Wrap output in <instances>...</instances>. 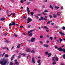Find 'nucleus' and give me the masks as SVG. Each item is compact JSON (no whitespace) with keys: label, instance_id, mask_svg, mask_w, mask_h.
<instances>
[{"label":"nucleus","instance_id":"f257e3e1","mask_svg":"<svg viewBox=\"0 0 65 65\" xmlns=\"http://www.w3.org/2000/svg\"><path fill=\"white\" fill-rule=\"evenodd\" d=\"M7 62V61L6 59H3L2 61H0V64L2 65H5Z\"/></svg>","mask_w":65,"mask_h":65},{"label":"nucleus","instance_id":"f03ea898","mask_svg":"<svg viewBox=\"0 0 65 65\" xmlns=\"http://www.w3.org/2000/svg\"><path fill=\"white\" fill-rule=\"evenodd\" d=\"M58 50L60 52H63L64 53H65V49L64 48L62 49L61 47H60L58 48Z\"/></svg>","mask_w":65,"mask_h":65},{"label":"nucleus","instance_id":"7ed1b4c3","mask_svg":"<svg viewBox=\"0 0 65 65\" xmlns=\"http://www.w3.org/2000/svg\"><path fill=\"white\" fill-rule=\"evenodd\" d=\"M34 31V30H31L28 32V34H29V36H31L33 34L32 32L31 33V32H32V31Z\"/></svg>","mask_w":65,"mask_h":65},{"label":"nucleus","instance_id":"20e7f679","mask_svg":"<svg viewBox=\"0 0 65 65\" xmlns=\"http://www.w3.org/2000/svg\"><path fill=\"white\" fill-rule=\"evenodd\" d=\"M27 21H29V22H31L32 21V19H31L30 18L28 17V18L27 19Z\"/></svg>","mask_w":65,"mask_h":65},{"label":"nucleus","instance_id":"39448f33","mask_svg":"<svg viewBox=\"0 0 65 65\" xmlns=\"http://www.w3.org/2000/svg\"><path fill=\"white\" fill-rule=\"evenodd\" d=\"M35 40V38H32L31 39V42H33Z\"/></svg>","mask_w":65,"mask_h":65},{"label":"nucleus","instance_id":"423d86ee","mask_svg":"<svg viewBox=\"0 0 65 65\" xmlns=\"http://www.w3.org/2000/svg\"><path fill=\"white\" fill-rule=\"evenodd\" d=\"M41 19L42 20H44V21H46V20H47V19L44 18H43V17H41Z\"/></svg>","mask_w":65,"mask_h":65},{"label":"nucleus","instance_id":"0eeeda50","mask_svg":"<svg viewBox=\"0 0 65 65\" xmlns=\"http://www.w3.org/2000/svg\"><path fill=\"white\" fill-rule=\"evenodd\" d=\"M32 61L34 64L35 63V60H34V58H32Z\"/></svg>","mask_w":65,"mask_h":65},{"label":"nucleus","instance_id":"6e6552de","mask_svg":"<svg viewBox=\"0 0 65 65\" xmlns=\"http://www.w3.org/2000/svg\"><path fill=\"white\" fill-rule=\"evenodd\" d=\"M14 55H13L11 57V61H12L13 60V58H14Z\"/></svg>","mask_w":65,"mask_h":65},{"label":"nucleus","instance_id":"1a4fd4ad","mask_svg":"<svg viewBox=\"0 0 65 65\" xmlns=\"http://www.w3.org/2000/svg\"><path fill=\"white\" fill-rule=\"evenodd\" d=\"M12 26H14L15 24V21H13L12 23Z\"/></svg>","mask_w":65,"mask_h":65},{"label":"nucleus","instance_id":"9d476101","mask_svg":"<svg viewBox=\"0 0 65 65\" xmlns=\"http://www.w3.org/2000/svg\"><path fill=\"white\" fill-rule=\"evenodd\" d=\"M44 46L45 47H48V45H46L45 44H44Z\"/></svg>","mask_w":65,"mask_h":65},{"label":"nucleus","instance_id":"9b49d317","mask_svg":"<svg viewBox=\"0 0 65 65\" xmlns=\"http://www.w3.org/2000/svg\"><path fill=\"white\" fill-rule=\"evenodd\" d=\"M53 17H54V18H57V15L55 14H53Z\"/></svg>","mask_w":65,"mask_h":65},{"label":"nucleus","instance_id":"f8f14e48","mask_svg":"<svg viewBox=\"0 0 65 65\" xmlns=\"http://www.w3.org/2000/svg\"><path fill=\"white\" fill-rule=\"evenodd\" d=\"M1 20L2 21H4L5 20V18H2L1 19Z\"/></svg>","mask_w":65,"mask_h":65},{"label":"nucleus","instance_id":"ddd939ff","mask_svg":"<svg viewBox=\"0 0 65 65\" xmlns=\"http://www.w3.org/2000/svg\"><path fill=\"white\" fill-rule=\"evenodd\" d=\"M5 57H6V58H7V57H9V55L8 54H6L5 55Z\"/></svg>","mask_w":65,"mask_h":65},{"label":"nucleus","instance_id":"4468645a","mask_svg":"<svg viewBox=\"0 0 65 65\" xmlns=\"http://www.w3.org/2000/svg\"><path fill=\"white\" fill-rule=\"evenodd\" d=\"M55 60H56V61H58V60H59V59L58 58V57H55Z\"/></svg>","mask_w":65,"mask_h":65},{"label":"nucleus","instance_id":"2eb2a0df","mask_svg":"<svg viewBox=\"0 0 65 65\" xmlns=\"http://www.w3.org/2000/svg\"><path fill=\"white\" fill-rule=\"evenodd\" d=\"M11 15H13L14 16L15 15V13H11Z\"/></svg>","mask_w":65,"mask_h":65},{"label":"nucleus","instance_id":"dca6fc26","mask_svg":"<svg viewBox=\"0 0 65 65\" xmlns=\"http://www.w3.org/2000/svg\"><path fill=\"white\" fill-rule=\"evenodd\" d=\"M26 52H30V50L29 48L27 49H26Z\"/></svg>","mask_w":65,"mask_h":65},{"label":"nucleus","instance_id":"f3484780","mask_svg":"<svg viewBox=\"0 0 65 65\" xmlns=\"http://www.w3.org/2000/svg\"><path fill=\"white\" fill-rule=\"evenodd\" d=\"M20 44H19L18 45L17 48H20Z\"/></svg>","mask_w":65,"mask_h":65},{"label":"nucleus","instance_id":"a211bd4d","mask_svg":"<svg viewBox=\"0 0 65 65\" xmlns=\"http://www.w3.org/2000/svg\"><path fill=\"white\" fill-rule=\"evenodd\" d=\"M21 55H23V57H24L26 55V54L22 53L21 54Z\"/></svg>","mask_w":65,"mask_h":65},{"label":"nucleus","instance_id":"6ab92c4d","mask_svg":"<svg viewBox=\"0 0 65 65\" xmlns=\"http://www.w3.org/2000/svg\"><path fill=\"white\" fill-rule=\"evenodd\" d=\"M15 64H16V65H19V62H16L14 65H15Z\"/></svg>","mask_w":65,"mask_h":65},{"label":"nucleus","instance_id":"aec40b11","mask_svg":"<svg viewBox=\"0 0 65 65\" xmlns=\"http://www.w3.org/2000/svg\"><path fill=\"white\" fill-rule=\"evenodd\" d=\"M43 28H46L47 29V30H48V27H47L46 26H44L43 27Z\"/></svg>","mask_w":65,"mask_h":65},{"label":"nucleus","instance_id":"412c9836","mask_svg":"<svg viewBox=\"0 0 65 65\" xmlns=\"http://www.w3.org/2000/svg\"><path fill=\"white\" fill-rule=\"evenodd\" d=\"M55 9H58L59 8V7H58L55 6Z\"/></svg>","mask_w":65,"mask_h":65},{"label":"nucleus","instance_id":"4be33fe9","mask_svg":"<svg viewBox=\"0 0 65 65\" xmlns=\"http://www.w3.org/2000/svg\"><path fill=\"white\" fill-rule=\"evenodd\" d=\"M42 14H44V15H47V14L46 13H44L43 12H42Z\"/></svg>","mask_w":65,"mask_h":65},{"label":"nucleus","instance_id":"5701e85b","mask_svg":"<svg viewBox=\"0 0 65 65\" xmlns=\"http://www.w3.org/2000/svg\"><path fill=\"white\" fill-rule=\"evenodd\" d=\"M44 12H48V11L47 10H45L44 11Z\"/></svg>","mask_w":65,"mask_h":65},{"label":"nucleus","instance_id":"b1692460","mask_svg":"<svg viewBox=\"0 0 65 65\" xmlns=\"http://www.w3.org/2000/svg\"><path fill=\"white\" fill-rule=\"evenodd\" d=\"M63 58L64 59H65V54H64L62 56Z\"/></svg>","mask_w":65,"mask_h":65},{"label":"nucleus","instance_id":"393cba45","mask_svg":"<svg viewBox=\"0 0 65 65\" xmlns=\"http://www.w3.org/2000/svg\"><path fill=\"white\" fill-rule=\"evenodd\" d=\"M13 63L12 62H10V65H13Z\"/></svg>","mask_w":65,"mask_h":65},{"label":"nucleus","instance_id":"a878e982","mask_svg":"<svg viewBox=\"0 0 65 65\" xmlns=\"http://www.w3.org/2000/svg\"><path fill=\"white\" fill-rule=\"evenodd\" d=\"M50 8H52V9H53V10L54 9V8H53L52 7V5H50Z\"/></svg>","mask_w":65,"mask_h":65},{"label":"nucleus","instance_id":"bb28decb","mask_svg":"<svg viewBox=\"0 0 65 65\" xmlns=\"http://www.w3.org/2000/svg\"><path fill=\"white\" fill-rule=\"evenodd\" d=\"M30 3L31 2H27V5H29Z\"/></svg>","mask_w":65,"mask_h":65},{"label":"nucleus","instance_id":"cd10ccee","mask_svg":"<svg viewBox=\"0 0 65 65\" xmlns=\"http://www.w3.org/2000/svg\"><path fill=\"white\" fill-rule=\"evenodd\" d=\"M13 35L14 36H15V37H18V35H16L15 34H14Z\"/></svg>","mask_w":65,"mask_h":65},{"label":"nucleus","instance_id":"c85d7f7f","mask_svg":"<svg viewBox=\"0 0 65 65\" xmlns=\"http://www.w3.org/2000/svg\"><path fill=\"white\" fill-rule=\"evenodd\" d=\"M12 25V23H10L9 24V26H11Z\"/></svg>","mask_w":65,"mask_h":65},{"label":"nucleus","instance_id":"c756f323","mask_svg":"<svg viewBox=\"0 0 65 65\" xmlns=\"http://www.w3.org/2000/svg\"><path fill=\"white\" fill-rule=\"evenodd\" d=\"M53 65H55V64H56V62L54 61L53 62Z\"/></svg>","mask_w":65,"mask_h":65},{"label":"nucleus","instance_id":"7c9ffc66","mask_svg":"<svg viewBox=\"0 0 65 65\" xmlns=\"http://www.w3.org/2000/svg\"><path fill=\"white\" fill-rule=\"evenodd\" d=\"M59 41L60 42H62V39H61V38H60Z\"/></svg>","mask_w":65,"mask_h":65},{"label":"nucleus","instance_id":"2f4dec72","mask_svg":"<svg viewBox=\"0 0 65 65\" xmlns=\"http://www.w3.org/2000/svg\"><path fill=\"white\" fill-rule=\"evenodd\" d=\"M48 53V52H45V54H46V55H47Z\"/></svg>","mask_w":65,"mask_h":65},{"label":"nucleus","instance_id":"473e14b6","mask_svg":"<svg viewBox=\"0 0 65 65\" xmlns=\"http://www.w3.org/2000/svg\"><path fill=\"white\" fill-rule=\"evenodd\" d=\"M40 60H38V61H37L38 63H40Z\"/></svg>","mask_w":65,"mask_h":65},{"label":"nucleus","instance_id":"72a5a7b5","mask_svg":"<svg viewBox=\"0 0 65 65\" xmlns=\"http://www.w3.org/2000/svg\"><path fill=\"white\" fill-rule=\"evenodd\" d=\"M20 2H21V3H23V2H24V1H23V0H21L20 1Z\"/></svg>","mask_w":65,"mask_h":65},{"label":"nucleus","instance_id":"f704fd0d","mask_svg":"<svg viewBox=\"0 0 65 65\" xmlns=\"http://www.w3.org/2000/svg\"><path fill=\"white\" fill-rule=\"evenodd\" d=\"M62 29L63 30H64L65 29V26H63L62 27Z\"/></svg>","mask_w":65,"mask_h":65},{"label":"nucleus","instance_id":"c9c22d12","mask_svg":"<svg viewBox=\"0 0 65 65\" xmlns=\"http://www.w3.org/2000/svg\"><path fill=\"white\" fill-rule=\"evenodd\" d=\"M42 15V14L40 13V14H38V16H40V15Z\"/></svg>","mask_w":65,"mask_h":65},{"label":"nucleus","instance_id":"e433bc0d","mask_svg":"<svg viewBox=\"0 0 65 65\" xmlns=\"http://www.w3.org/2000/svg\"><path fill=\"white\" fill-rule=\"evenodd\" d=\"M53 58L52 59V60L53 61H55V59H54V58H55V57H52Z\"/></svg>","mask_w":65,"mask_h":65},{"label":"nucleus","instance_id":"4c0bfd02","mask_svg":"<svg viewBox=\"0 0 65 65\" xmlns=\"http://www.w3.org/2000/svg\"><path fill=\"white\" fill-rule=\"evenodd\" d=\"M50 39H51V40H52L53 39V38H52V37H50Z\"/></svg>","mask_w":65,"mask_h":65},{"label":"nucleus","instance_id":"58836bf2","mask_svg":"<svg viewBox=\"0 0 65 65\" xmlns=\"http://www.w3.org/2000/svg\"><path fill=\"white\" fill-rule=\"evenodd\" d=\"M33 14H34V13L32 12H31V15H32Z\"/></svg>","mask_w":65,"mask_h":65},{"label":"nucleus","instance_id":"ea45409f","mask_svg":"<svg viewBox=\"0 0 65 65\" xmlns=\"http://www.w3.org/2000/svg\"><path fill=\"white\" fill-rule=\"evenodd\" d=\"M30 27H31V25H28V28H30Z\"/></svg>","mask_w":65,"mask_h":65},{"label":"nucleus","instance_id":"a19ab883","mask_svg":"<svg viewBox=\"0 0 65 65\" xmlns=\"http://www.w3.org/2000/svg\"><path fill=\"white\" fill-rule=\"evenodd\" d=\"M49 17L50 18H52V15H49Z\"/></svg>","mask_w":65,"mask_h":65},{"label":"nucleus","instance_id":"79ce46f5","mask_svg":"<svg viewBox=\"0 0 65 65\" xmlns=\"http://www.w3.org/2000/svg\"><path fill=\"white\" fill-rule=\"evenodd\" d=\"M43 37V36H40V38H42Z\"/></svg>","mask_w":65,"mask_h":65},{"label":"nucleus","instance_id":"37998d69","mask_svg":"<svg viewBox=\"0 0 65 65\" xmlns=\"http://www.w3.org/2000/svg\"><path fill=\"white\" fill-rule=\"evenodd\" d=\"M23 18L24 19H26V17L25 16H24Z\"/></svg>","mask_w":65,"mask_h":65},{"label":"nucleus","instance_id":"c03bdc74","mask_svg":"<svg viewBox=\"0 0 65 65\" xmlns=\"http://www.w3.org/2000/svg\"><path fill=\"white\" fill-rule=\"evenodd\" d=\"M27 11L29 10V8L27 7Z\"/></svg>","mask_w":65,"mask_h":65},{"label":"nucleus","instance_id":"a18cd8bd","mask_svg":"<svg viewBox=\"0 0 65 65\" xmlns=\"http://www.w3.org/2000/svg\"><path fill=\"white\" fill-rule=\"evenodd\" d=\"M51 55H52V54L51 53H49L48 54V56H51Z\"/></svg>","mask_w":65,"mask_h":65},{"label":"nucleus","instance_id":"49530a36","mask_svg":"<svg viewBox=\"0 0 65 65\" xmlns=\"http://www.w3.org/2000/svg\"><path fill=\"white\" fill-rule=\"evenodd\" d=\"M59 33L61 34V35H63V34H62V32H59Z\"/></svg>","mask_w":65,"mask_h":65},{"label":"nucleus","instance_id":"de8ad7c7","mask_svg":"<svg viewBox=\"0 0 65 65\" xmlns=\"http://www.w3.org/2000/svg\"><path fill=\"white\" fill-rule=\"evenodd\" d=\"M59 33L61 34V35H63V34H62V32H59Z\"/></svg>","mask_w":65,"mask_h":65},{"label":"nucleus","instance_id":"09e8293b","mask_svg":"<svg viewBox=\"0 0 65 65\" xmlns=\"http://www.w3.org/2000/svg\"><path fill=\"white\" fill-rule=\"evenodd\" d=\"M7 34H8V33H7V32L5 34V36H6L7 35Z\"/></svg>","mask_w":65,"mask_h":65},{"label":"nucleus","instance_id":"8fccbe9b","mask_svg":"<svg viewBox=\"0 0 65 65\" xmlns=\"http://www.w3.org/2000/svg\"><path fill=\"white\" fill-rule=\"evenodd\" d=\"M36 19H38L39 18V17H38V16H36Z\"/></svg>","mask_w":65,"mask_h":65},{"label":"nucleus","instance_id":"3c124183","mask_svg":"<svg viewBox=\"0 0 65 65\" xmlns=\"http://www.w3.org/2000/svg\"><path fill=\"white\" fill-rule=\"evenodd\" d=\"M29 57H30V55L28 56L27 57V59H28Z\"/></svg>","mask_w":65,"mask_h":65},{"label":"nucleus","instance_id":"603ef678","mask_svg":"<svg viewBox=\"0 0 65 65\" xmlns=\"http://www.w3.org/2000/svg\"><path fill=\"white\" fill-rule=\"evenodd\" d=\"M6 42L7 43H8L9 41L8 40H6Z\"/></svg>","mask_w":65,"mask_h":65},{"label":"nucleus","instance_id":"864d4df0","mask_svg":"<svg viewBox=\"0 0 65 65\" xmlns=\"http://www.w3.org/2000/svg\"><path fill=\"white\" fill-rule=\"evenodd\" d=\"M50 23V21H48L47 22V24H49Z\"/></svg>","mask_w":65,"mask_h":65},{"label":"nucleus","instance_id":"5fc2aeb1","mask_svg":"<svg viewBox=\"0 0 65 65\" xmlns=\"http://www.w3.org/2000/svg\"><path fill=\"white\" fill-rule=\"evenodd\" d=\"M35 51L34 50H32L31 51V53H34Z\"/></svg>","mask_w":65,"mask_h":65},{"label":"nucleus","instance_id":"6e6d98bb","mask_svg":"<svg viewBox=\"0 0 65 65\" xmlns=\"http://www.w3.org/2000/svg\"><path fill=\"white\" fill-rule=\"evenodd\" d=\"M21 57V56L20 55H19L18 56V58H20V57Z\"/></svg>","mask_w":65,"mask_h":65},{"label":"nucleus","instance_id":"4d7b16f0","mask_svg":"<svg viewBox=\"0 0 65 65\" xmlns=\"http://www.w3.org/2000/svg\"><path fill=\"white\" fill-rule=\"evenodd\" d=\"M23 11H24V10H21V11L20 12H23Z\"/></svg>","mask_w":65,"mask_h":65},{"label":"nucleus","instance_id":"13d9d810","mask_svg":"<svg viewBox=\"0 0 65 65\" xmlns=\"http://www.w3.org/2000/svg\"><path fill=\"white\" fill-rule=\"evenodd\" d=\"M46 32H48V31H49L48 30H46Z\"/></svg>","mask_w":65,"mask_h":65},{"label":"nucleus","instance_id":"bf43d9fd","mask_svg":"<svg viewBox=\"0 0 65 65\" xmlns=\"http://www.w3.org/2000/svg\"><path fill=\"white\" fill-rule=\"evenodd\" d=\"M6 48V47H3V49H5Z\"/></svg>","mask_w":65,"mask_h":65},{"label":"nucleus","instance_id":"052dcab7","mask_svg":"<svg viewBox=\"0 0 65 65\" xmlns=\"http://www.w3.org/2000/svg\"><path fill=\"white\" fill-rule=\"evenodd\" d=\"M54 39H57V37H54Z\"/></svg>","mask_w":65,"mask_h":65},{"label":"nucleus","instance_id":"680f3d73","mask_svg":"<svg viewBox=\"0 0 65 65\" xmlns=\"http://www.w3.org/2000/svg\"><path fill=\"white\" fill-rule=\"evenodd\" d=\"M15 25L16 26H18L19 25V24H15Z\"/></svg>","mask_w":65,"mask_h":65},{"label":"nucleus","instance_id":"e2e57ef3","mask_svg":"<svg viewBox=\"0 0 65 65\" xmlns=\"http://www.w3.org/2000/svg\"><path fill=\"white\" fill-rule=\"evenodd\" d=\"M14 61L16 62H17V61H18V60H14Z\"/></svg>","mask_w":65,"mask_h":65},{"label":"nucleus","instance_id":"0e129e2a","mask_svg":"<svg viewBox=\"0 0 65 65\" xmlns=\"http://www.w3.org/2000/svg\"><path fill=\"white\" fill-rule=\"evenodd\" d=\"M14 48V46H13V47H12L11 48V50H12V49H13V48Z\"/></svg>","mask_w":65,"mask_h":65},{"label":"nucleus","instance_id":"69168bd1","mask_svg":"<svg viewBox=\"0 0 65 65\" xmlns=\"http://www.w3.org/2000/svg\"><path fill=\"white\" fill-rule=\"evenodd\" d=\"M40 44H42V41H40Z\"/></svg>","mask_w":65,"mask_h":65},{"label":"nucleus","instance_id":"338daca9","mask_svg":"<svg viewBox=\"0 0 65 65\" xmlns=\"http://www.w3.org/2000/svg\"><path fill=\"white\" fill-rule=\"evenodd\" d=\"M11 1L13 3V0H11Z\"/></svg>","mask_w":65,"mask_h":65},{"label":"nucleus","instance_id":"774afa93","mask_svg":"<svg viewBox=\"0 0 65 65\" xmlns=\"http://www.w3.org/2000/svg\"><path fill=\"white\" fill-rule=\"evenodd\" d=\"M55 48H58V47L57 46H55Z\"/></svg>","mask_w":65,"mask_h":65}]
</instances>
